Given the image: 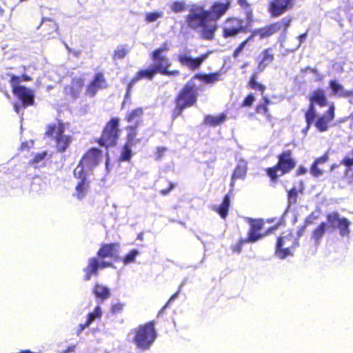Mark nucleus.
<instances>
[{
	"instance_id": "1",
	"label": "nucleus",
	"mask_w": 353,
	"mask_h": 353,
	"mask_svg": "<svg viewBox=\"0 0 353 353\" xmlns=\"http://www.w3.org/2000/svg\"><path fill=\"white\" fill-rule=\"evenodd\" d=\"M230 0L216 1L210 10L203 6H194L186 16L188 26L196 31L204 40H212L218 28L216 21L225 14L230 6Z\"/></svg>"
},
{
	"instance_id": "2",
	"label": "nucleus",
	"mask_w": 353,
	"mask_h": 353,
	"mask_svg": "<svg viewBox=\"0 0 353 353\" xmlns=\"http://www.w3.org/2000/svg\"><path fill=\"white\" fill-rule=\"evenodd\" d=\"M157 337V333L154 321L139 325L132 330L128 335V340L137 350L142 352L150 350Z\"/></svg>"
},
{
	"instance_id": "3",
	"label": "nucleus",
	"mask_w": 353,
	"mask_h": 353,
	"mask_svg": "<svg viewBox=\"0 0 353 353\" xmlns=\"http://www.w3.org/2000/svg\"><path fill=\"white\" fill-rule=\"evenodd\" d=\"M296 161L292 157V152L289 150L283 151L278 157V163L267 169V174L272 181H276L279 176H282L294 168Z\"/></svg>"
},
{
	"instance_id": "4",
	"label": "nucleus",
	"mask_w": 353,
	"mask_h": 353,
	"mask_svg": "<svg viewBox=\"0 0 353 353\" xmlns=\"http://www.w3.org/2000/svg\"><path fill=\"white\" fill-rule=\"evenodd\" d=\"M196 101V94L194 85L186 84L176 97L174 117L181 115L185 108L192 106Z\"/></svg>"
},
{
	"instance_id": "5",
	"label": "nucleus",
	"mask_w": 353,
	"mask_h": 353,
	"mask_svg": "<svg viewBox=\"0 0 353 353\" xmlns=\"http://www.w3.org/2000/svg\"><path fill=\"white\" fill-rule=\"evenodd\" d=\"M31 78L27 74H23L21 77L14 74L11 75L10 83L13 92L22 101L23 106L33 104L34 94L30 90L24 86L19 85V83L21 81H28Z\"/></svg>"
},
{
	"instance_id": "6",
	"label": "nucleus",
	"mask_w": 353,
	"mask_h": 353,
	"mask_svg": "<svg viewBox=\"0 0 353 353\" xmlns=\"http://www.w3.org/2000/svg\"><path fill=\"white\" fill-rule=\"evenodd\" d=\"M64 130V125L59 123L57 125H49L46 132L48 137L54 138L56 148L60 152H65L72 141V137L70 135H65Z\"/></svg>"
},
{
	"instance_id": "7",
	"label": "nucleus",
	"mask_w": 353,
	"mask_h": 353,
	"mask_svg": "<svg viewBox=\"0 0 353 353\" xmlns=\"http://www.w3.org/2000/svg\"><path fill=\"white\" fill-rule=\"evenodd\" d=\"M74 175L77 179L73 196L78 200H82L88 194L90 181L88 178L87 171L83 170L82 166H77L74 170Z\"/></svg>"
},
{
	"instance_id": "8",
	"label": "nucleus",
	"mask_w": 353,
	"mask_h": 353,
	"mask_svg": "<svg viewBox=\"0 0 353 353\" xmlns=\"http://www.w3.org/2000/svg\"><path fill=\"white\" fill-rule=\"evenodd\" d=\"M119 120L117 118L112 119L105 125L99 144L105 147L113 146L116 144L118 138Z\"/></svg>"
},
{
	"instance_id": "9",
	"label": "nucleus",
	"mask_w": 353,
	"mask_h": 353,
	"mask_svg": "<svg viewBox=\"0 0 353 353\" xmlns=\"http://www.w3.org/2000/svg\"><path fill=\"white\" fill-rule=\"evenodd\" d=\"M327 221L332 230H339L341 236H348L350 235L351 222L347 218L341 216L339 212H332L327 214Z\"/></svg>"
},
{
	"instance_id": "10",
	"label": "nucleus",
	"mask_w": 353,
	"mask_h": 353,
	"mask_svg": "<svg viewBox=\"0 0 353 353\" xmlns=\"http://www.w3.org/2000/svg\"><path fill=\"white\" fill-rule=\"evenodd\" d=\"M212 53L209 51L205 54H201L197 58H193L187 54H179L177 57L179 61L183 65H185L189 69L194 70L200 67L202 63L209 57Z\"/></svg>"
},
{
	"instance_id": "11",
	"label": "nucleus",
	"mask_w": 353,
	"mask_h": 353,
	"mask_svg": "<svg viewBox=\"0 0 353 353\" xmlns=\"http://www.w3.org/2000/svg\"><path fill=\"white\" fill-rule=\"evenodd\" d=\"M100 151L98 149L92 148L82 158L81 162L77 166H82L83 170H91L95 167L99 162Z\"/></svg>"
},
{
	"instance_id": "12",
	"label": "nucleus",
	"mask_w": 353,
	"mask_h": 353,
	"mask_svg": "<svg viewBox=\"0 0 353 353\" xmlns=\"http://www.w3.org/2000/svg\"><path fill=\"white\" fill-rule=\"evenodd\" d=\"M157 52L158 51L152 52L151 54V59L154 62L152 68L157 73L162 74L171 65V62L166 56L159 54Z\"/></svg>"
},
{
	"instance_id": "13",
	"label": "nucleus",
	"mask_w": 353,
	"mask_h": 353,
	"mask_svg": "<svg viewBox=\"0 0 353 353\" xmlns=\"http://www.w3.org/2000/svg\"><path fill=\"white\" fill-rule=\"evenodd\" d=\"M243 28V21L236 19H229L225 22V26L223 28V37H234L240 32Z\"/></svg>"
},
{
	"instance_id": "14",
	"label": "nucleus",
	"mask_w": 353,
	"mask_h": 353,
	"mask_svg": "<svg viewBox=\"0 0 353 353\" xmlns=\"http://www.w3.org/2000/svg\"><path fill=\"white\" fill-rule=\"evenodd\" d=\"M289 23L290 20L283 19L281 22L274 23L263 28L254 30V34H259L261 39L268 37L277 32L283 25L288 27Z\"/></svg>"
},
{
	"instance_id": "15",
	"label": "nucleus",
	"mask_w": 353,
	"mask_h": 353,
	"mask_svg": "<svg viewBox=\"0 0 353 353\" xmlns=\"http://www.w3.org/2000/svg\"><path fill=\"white\" fill-rule=\"evenodd\" d=\"M107 87L108 83L103 74L101 72L97 73L87 88V94L92 97L99 90L106 88Z\"/></svg>"
},
{
	"instance_id": "16",
	"label": "nucleus",
	"mask_w": 353,
	"mask_h": 353,
	"mask_svg": "<svg viewBox=\"0 0 353 353\" xmlns=\"http://www.w3.org/2000/svg\"><path fill=\"white\" fill-rule=\"evenodd\" d=\"M143 116V110L141 108H137L127 112L125 115V120L130 124L127 129L136 130L137 128L142 123Z\"/></svg>"
},
{
	"instance_id": "17",
	"label": "nucleus",
	"mask_w": 353,
	"mask_h": 353,
	"mask_svg": "<svg viewBox=\"0 0 353 353\" xmlns=\"http://www.w3.org/2000/svg\"><path fill=\"white\" fill-rule=\"evenodd\" d=\"M292 239V236L291 234L281 236L278 239L275 250V254L276 256L283 259L292 254L289 249L290 245L288 243V241L290 240L291 241Z\"/></svg>"
},
{
	"instance_id": "18",
	"label": "nucleus",
	"mask_w": 353,
	"mask_h": 353,
	"mask_svg": "<svg viewBox=\"0 0 353 353\" xmlns=\"http://www.w3.org/2000/svg\"><path fill=\"white\" fill-rule=\"evenodd\" d=\"M292 3L289 0H273L270 3L269 12L274 17H277L283 14Z\"/></svg>"
},
{
	"instance_id": "19",
	"label": "nucleus",
	"mask_w": 353,
	"mask_h": 353,
	"mask_svg": "<svg viewBox=\"0 0 353 353\" xmlns=\"http://www.w3.org/2000/svg\"><path fill=\"white\" fill-rule=\"evenodd\" d=\"M334 118V106L331 105L327 112L319 117L314 125L320 132H325L328 129V123Z\"/></svg>"
},
{
	"instance_id": "20",
	"label": "nucleus",
	"mask_w": 353,
	"mask_h": 353,
	"mask_svg": "<svg viewBox=\"0 0 353 353\" xmlns=\"http://www.w3.org/2000/svg\"><path fill=\"white\" fill-rule=\"evenodd\" d=\"M248 171V163L247 161L243 159H239L237 161L236 166L232 173L231 177L230 188L232 190L234 186V181L237 179L243 180L246 176Z\"/></svg>"
},
{
	"instance_id": "21",
	"label": "nucleus",
	"mask_w": 353,
	"mask_h": 353,
	"mask_svg": "<svg viewBox=\"0 0 353 353\" xmlns=\"http://www.w3.org/2000/svg\"><path fill=\"white\" fill-rule=\"evenodd\" d=\"M259 72H263L265 68L270 65L274 60V54L271 52V49L264 50L257 58Z\"/></svg>"
},
{
	"instance_id": "22",
	"label": "nucleus",
	"mask_w": 353,
	"mask_h": 353,
	"mask_svg": "<svg viewBox=\"0 0 353 353\" xmlns=\"http://www.w3.org/2000/svg\"><path fill=\"white\" fill-rule=\"evenodd\" d=\"M99 269V261L96 257H92L88 259V265L83 269L85 273L84 276L85 281H90L92 276L98 275Z\"/></svg>"
},
{
	"instance_id": "23",
	"label": "nucleus",
	"mask_w": 353,
	"mask_h": 353,
	"mask_svg": "<svg viewBox=\"0 0 353 353\" xmlns=\"http://www.w3.org/2000/svg\"><path fill=\"white\" fill-rule=\"evenodd\" d=\"M157 72L155 71V70L151 67L145 70H139L135 77L132 78V79L130 81V82L128 83V92L130 89L132 88L133 85L139 80L142 79H147L148 80H152L154 77V76Z\"/></svg>"
},
{
	"instance_id": "24",
	"label": "nucleus",
	"mask_w": 353,
	"mask_h": 353,
	"mask_svg": "<svg viewBox=\"0 0 353 353\" xmlns=\"http://www.w3.org/2000/svg\"><path fill=\"white\" fill-rule=\"evenodd\" d=\"M83 81L81 78H74L70 85L65 88V92L67 94H70L73 98H77L80 94L83 88Z\"/></svg>"
},
{
	"instance_id": "25",
	"label": "nucleus",
	"mask_w": 353,
	"mask_h": 353,
	"mask_svg": "<svg viewBox=\"0 0 353 353\" xmlns=\"http://www.w3.org/2000/svg\"><path fill=\"white\" fill-rule=\"evenodd\" d=\"M118 243L104 244L99 250L97 256L99 258L104 259L106 257L112 258L117 254Z\"/></svg>"
},
{
	"instance_id": "26",
	"label": "nucleus",
	"mask_w": 353,
	"mask_h": 353,
	"mask_svg": "<svg viewBox=\"0 0 353 353\" xmlns=\"http://www.w3.org/2000/svg\"><path fill=\"white\" fill-rule=\"evenodd\" d=\"M328 159V155L325 154L315 160L310 168V173L313 176L319 177L323 174L322 169L319 166L326 163Z\"/></svg>"
},
{
	"instance_id": "27",
	"label": "nucleus",
	"mask_w": 353,
	"mask_h": 353,
	"mask_svg": "<svg viewBox=\"0 0 353 353\" xmlns=\"http://www.w3.org/2000/svg\"><path fill=\"white\" fill-rule=\"evenodd\" d=\"M329 85L334 95L344 98L350 95V90H345L336 80H331Z\"/></svg>"
},
{
	"instance_id": "28",
	"label": "nucleus",
	"mask_w": 353,
	"mask_h": 353,
	"mask_svg": "<svg viewBox=\"0 0 353 353\" xmlns=\"http://www.w3.org/2000/svg\"><path fill=\"white\" fill-rule=\"evenodd\" d=\"M92 292L97 299L101 300V302L110 296V289L108 287L99 283H97L94 285Z\"/></svg>"
},
{
	"instance_id": "29",
	"label": "nucleus",
	"mask_w": 353,
	"mask_h": 353,
	"mask_svg": "<svg viewBox=\"0 0 353 353\" xmlns=\"http://www.w3.org/2000/svg\"><path fill=\"white\" fill-rule=\"evenodd\" d=\"M310 103H312L313 104L316 103L320 106H325L327 103L325 91L321 89L314 91L310 97Z\"/></svg>"
},
{
	"instance_id": "30",
	"label": "nucleus",
	"mask_w": 353,
	"mask_h": 353,
	"mask_svg": "<svg viewBox=\"0 0 353 353\" xmlns=\"http://www.w3.org/2000/svg\"><path fill=\"white\" fill-rule=\"evenodd\" d=\"M221 76V72H216L210 74H196L194 78L200 79L205 83H214L220 80Z\"/></svg>"
},
{
	"instance_id": "31",
	"label": "nucleus",
	"mask_w": 353,
	"mask_h": 353,
	"mask_svg": "<svg viewBox=\"0 0 353 353\" xmlns=\"http://www.w3.org/2000/svg\"><path fill=\"white\" fill-rule=\"evenodd\" d=\"M227 118V115L222 113L217 116L208 115L205 117L204 123L211 126H217L223 123Z\"/></svg>"
},
{
	"instance_id": "32",
	"label": "nucleus",
	"mask_w": 353,
	"mask_h": 353,
	"mask_svg": "<svg viewBox=\"0 0 353 353\" xmlns=\"http://www.w3.org/2000/svg\"><path fill=\"white\" fill-rule=\"evenodd\" d=\"M340 165H343L346 167L345 176H348L350 174L351 176L353 175V173L352 172V167H353V150L342 159Z\"/></svg>"
},
{
	"instance_id": "33",
	"label": "nucleus",
	"mask_w": 353,
	"mask_h": 353,
	"mask_svg": "<svg viewBox=\"0 0 353 353\" xmlns=\"http://www.w3.org/2000/svg\"><path fill=\"white\" fill-rule=\"evenodd\" d=\"M305 121L307 123V127L305 128V131H307L311 125L314 123V119L316 118V110L314 108V105L312 103H310L309 108L305 112ZM303 132L305 130H303Z\"/></svg>"
},
{
	"instance_id": "34",
	"label": "nucleus",
	"mask_w": 353,
	"mask_h": 353,
	"mask_svg": "<svg viewBox=\"0 0 353 353\" xmlns=\"http://www.w3.org/2000/svg\"><path fill=\"white\" fill-rule=\"evenodd\" d=\"M230 205V199L228 194L225 195L221 204L217 208V212L221 217L225 219L228 216V209Z\"/></svg>"
},
{
	"instance_id": "35",
	"label": "nucleus",
	"mask_w": 353,
	"mask_h": 353,
	"mask_svg": "<svg viewBox=\"0 0 353 353\" xmlns=\"http://www.w3.org/2000/svg\"><path fill=\"white\" fill-rule=\"evenodd\" d=\"M263 235L261 234L259 232L254 231L250 228L248 232V236L245 239H241V243H254L261 239Z\"/></svg>"
},
{
	"instance_id": "36",
	"label": "nucleus",
	"mask_w": 353,
	"mask_h": 353,
	"mask_svg": "<svg viewBox=\"0 0 353 353\" xmlns=\"http://www.w3.org/2000/svg\"><path fill=\"white\" fill-rule=\"evenodd\" d=\"M41 26L43 28L48 27V35H51L53 32H55L58 29L57 24L50 19H43L42 20Z\"/></svg>"
},
{
	"instance_id": "37",
	"label": "nucleus",
	"mask_w": 353,
	"mask_h": 353,
	"mask_svg": "<svg viewBox=\"0 0 353 353\" xmlns=\"http://www.w3.org/2000/svg\"><path fill=\"white\" fill-rule=\"evenodd\" d=\"M102 316V310L99 305H97L94 307V310L92 312H90L88 314L86 321L91 325V323L101 318Z\"/></svg>"
},
{
	"instance_id": "38",
	"label": "nucleus",
	"mask_w": 353,
	"mask_h": 353,
	"mask_svg": "<svg viewBox=\"0 0 353 353\" xmlns=\"http://www.w3.org/2000/svg\"><path fill=\"white\" fill-rule=\"evenodd\" d=\"M325 230L326 223L323 222L319 225V227L316 229L314 230L312 236L316 242H319V240L323 237L325 232Z\"/></svg>"
},
{
	"instance_id": "39",
	"label": "nucleus",
	"mask_w": 353,
	"mask_h": 353,
	"mask_svg": "<svg viewBox=\"0 0 353 353\" xmlns=\"http://www.w3.org/2000/svg\"><path fill=\"white\" fill-rule=\"evenodd\" d=\"M170 10L174 13H179L186 10V3L185 1H175L170 6Z\"/></svg>"
},
{
	"instance_id": "40",
	"label": "nucleus",
	"mask_w": 353,
	"mask_h": 353,
	"mask_svg": "<svg viewBox=\"0 0 353 353\" xmlns=\"http://www.w3.org/2000/svg\"><path fill=\"white\" fill-rule=\"evenodd\" d=\"M163 17V11H154L151 12H147L145 16V21L148 23H152L156 21L157 19H161Z\"/></svg>"
},
{
	"instance_id": "41",
	"label": "nucleus",
	"mask_w": 353,
	"mask_h": 353,
	"mask_svg": "<svg viewBox=\"0 0 353 353\" xmlns=\"http://www.w3.org/2000/svg\"><path fill=\"white\" fill-rule=\"evenodd\" d=\"M129 50L123 45L117 46L114 50L113 58L114 59H123L128 53Z\"/></svg>"
},
{
	"instance_id": "42",
	"label": "nucleus",
	"mask_w": 353,
	"mask_h": 353,
	"mask_svg": "<svg viewBox=\"0 0 353 353\" xmlns=\"http://www.w3.org/2000/svg\"><path fill=\"white\" fill-rule=\"evenodd\" d=\"M130 130V132H129L128 134L127 143L125 144L129 146L132 147V146L137 145V143H139L140 142V139L136 138V136H137L136 130Z\"/></svg>"
},
{
	"instance_id": "43",
	"label": "nucleus",
	"mask_w": 353,
	"mask_h": 353,
	"mask_svg": "<svg viewBox=\"0 0 353 353\" xmlns=\"http://www.w3.org/2000/svg\"><path fill=\"white\" fill-rule=\"evenodd\" d=\"M249 85H250V87L252 88V89H255V90H260L262 93L263 92V91L265 90V85L258 83L256 81V74H254L250 80V83H249Z\"/></svg>"
},
{
	"instance_id": "44",
	"label": "nucleus",
	"mask_w": 353,
	"mask_h": 353,
	"mask_svg": "<svg viewBox=\"0 0 353 353\" xmlns=\"http://www.w3.org/2000/svg\"><path fill=\"white\" fill-rule=\"evenodd\" d=\"M131 146H129L126 144L123 146V148L121 152V159L123 161H129L132 157V150Z\"/></svg>"
},
{
	"instance_id": "45",
	"label": "nucleus",
	"mask_w": 353,
	"mask_h": 353,
	"mask_svg": "<svg viewBox=\"0 0 353 353\" xmlns=\"http://www.w3.org/2000/svg\"><path fill=\"white\" fill-rule=\"evenodd\" d=\"M139 252L137 250H132L123 259V263L125 264H128L132 262H134L135 258L137 255H139Z\"/></svg>"
},
{
	"instance_id": "46",
	"label": "nucleus",
	"mask_w": 353,
	"mask_h": 353,
	"mask_svg": "<svg viewBox=\"0 0 353 353\" xmlns=\"http://www.w3.org/2000/svg\"><path fill=\"white\" fill-rule=\"evenodd\" d=\"M288 197L289 205H291L292 204H294L296 202L298 193L296 188L294 187L293 188L288 191Z\"/></svg>"
},
{
	"instance_id": "47",
	"label": "nucleus",
	"mask_w": 353,
	"mask_h": 353,
	"mask_svg": "<svg viewBox=\"0 0 353 353\" xmlns=\"http://www.w3.org/2000/svg\"><path fill=\"white\" fill-rule=\"evenodd\" d=\"M248 220L250 222V229L259 232L263 225V221L260 220H253L252 219H248Z\"/></svg>"
},
{
	"instance_id": "48",
	"label": "nucleus",
	"mask_w": 353,
	"mask_h": 353,
	"mask_svg": "<svg viewBox=\"0 0 353 353\" xmlns=\"http://www.w3.org/2000/svg\"><path fill=\"white\" fill-rule=\"evenodd\" d=\"M263 99H264L265 103L259 105L257 106L256 112L257 113H263L264 114H266L268 112V110L266 105H268L270 103V101L266 97H264Z\"/></svg>"
},
{
	"instance_id": "49",
	"label": "nucleus",
	"mask_w": 353,
	"mask_h": 353,
	"mask_svg": "<svg viewBox=\"0 0 353 353\" xmlns=\"http://www.w3.org/2000/svg\"><path fill=\"white\" fill-rule=\"evenodd\" d=\"M247 44V41H243L234 51L233 57L236 58L243 50Z\"/></svg>"
},
{
	"instance_id": "50",
	"label": "nucleus",
	"mask_w": 353,
	"mask_h": 353,
	"mask_svg": "<svg viewBox=\"0 0 353 353\" xmlns=\"http://www.w3.org/2000/svg\"><path fill=\"white\" fill-rule=\"evenodd\" d=\"M124 307V304L121 303H118L112 306V312L114 314L121 312Z\"/></svg>"
},
{
	"instance_id": "51",
	"label": "nucleus",
	"mask_w": 353,
	"mask_h": 353,
	"mask_svg": "<svg viewBox=\"0 0 353 353\" xmlns=\"http://www.w3.org/2000/svg\"><path fill=\"white\" fill-rule=\"evenodd\" d=\"M254 101L252 94H249L243 101V106H251Z\"/></svg>"
},
{
	"instance_id": "52",
	"label": "nucleus",
	"mask_w": 353,
	"mask_h": 353,
	"mask_svg": "<svg viewBox=\"0 0 353 353\" xmlns=\"http://www.w3.org/2000/svg\"><path fill=\"white\" fill-rule=\"evenodd\" d=\"M170 48L167 43H163L161 46L156 50H154L153 52H157L159 54H163V52H168Z\"/></svg>"
},
{
	"instance_id": "53",
	"label": "nucleus",
	"mask_w": 353,
	"mask_h": 353,
	"mask_svg": "<svg viewBox=\"0 0 353 353\" xmlns=\"http://www.w3.org/2000/svg\"><path fill=\"white\" fill-rule=\"evenodd\" d=\"M243 8L245 9L248 23H250L252 21V10L250 8V5H248L247 8Z\"/></svg>"
},
{
	"instance_id": "54",
	"label": "nucleus",
	"mask_w": 353,
	"mask_h": 353,
	"mask_svg": "<svg viewBox=\"0 0 353 353\" xmlns=\"http://www.w3.org/2000/svg\"><path fill=\"white\" fill-rule=\"evenodd\" d=\"M46 155H47V152H43L41 153L37 154L35 155L34 158L33 162L34 163H39V162H41L42 160H43L45 159Z\"/></svg>"
},
{
	"instance_id": "55",
	"label": "nucleus",
	"mask_w": 353,
	"mask_h": 353,
	"mask_svg": "<svg viewBox=\"0 0 353 353\" xmlns=\"http://www.w3.org/2000/svg\"><path fill=\"white\" fill-rule=\"evenodd\" d=\"M182 287V284L180 285L179 287V290H178V292H176V293H174L172 296H171V297L169 299V300L168 301V302L166 303V304L164 305V308H166L167 307L169 306V305L172 302L174 301L179 296V293H180V290H181V288Z\"/></svg>"
},
{
	"instance_id": "56",
	"label": "nucleus",
	"mask_w": 353,
	"mask_h": 353,
	"mask_svg": "<svg viewBox=\"0 0 353 353\" xmlns=\"http://www.w3.org/2000/svg\"><path fill=\"white\" fill-rule=\"evenodd\" d=\"M90 325L87 321L85 323L80 324L78 327L77 330V335H79L86 327H88Z\"/></svg>"
},
{
	"instance_id": "57",
	"label": "nucleus",
	"mask_w": 353,
	"mask_h": 353,
	"mask_svg": "<svg viewBox=\"0 0 353 353\" xmlns=\"http://www.w3.org/2000/svg\"><path fill=\"white\" fill-rule=\"evenodd\" d=\"M179 74V70H168V69H167L165 72V73H163L162 74L163 75H167V76H176V75H178Z\"/></svg>"
},
{
	"instance_id": "58",
	"label": "nucleus",
	"mask_w": 353,
	"mask_h": 353,
	"mask_svg": "<svg viewBox=\"0 0 353 353\" xmlns=\"http://www.w3.org/2000/svg\"><path fill=\"white\" fill-rule=\"evenodd\" d=\"M108 267H113V264L107 261H99V268H105Z\"/></svg>"
},
{
	"instance_id": "59",
	"label": "nucleus",
	"mask_w": 353,
	"mask_h": 353,
	"mask_svg": "<svg viewBox=\"0 0 353 353\" xmlns=\"http://www.w3.org/2000/svg\"><path fill=\"white\" fill-rule=\"evenodd\" d=\"M165 151V148H159L157 152V159H160Z\"/></svg>"
},
{
	"instance_id": "60",
	"label": "nucleus",
	"mask_w": 353,
	"mask_h": 353,
	"mask_svg": "<svg viewBox=\"0 0 353 353\" xmlns=\"http://www.w3.org/2000/svg\"><path fill=\"white\" fill-rule=\"evenodd\" d=\"M306 37H307V33H303L298 37L299 43L297 48H299L301 46V44L305 41V40L306 39Z\"/></svg>"
},
{
	"instance_id": "61",
	"label": "nucleus",
	"mask_w": 353,
	"mask_h": 353,
	"mask_svg": "<svg viewBox=\"0 0 353 353\" xmlns=\"http://www.w3.org/2000/svg\"><path fill=\"white\" fill-rule=\"evenodd\" d=\"M306 172L307 170L304 167L300 166L296 171V174L297 175H302L306 173Z\"/></svg>"
},
{
	"instance_id": "62",
	"label": "nucleus",
	"mask_w": 353,
	"mask_h": 353,
	"mask_svg": "<svg viewBox=\"0 0 353 353\" xmlns=\"http://www.w3.org/2000/svg\"><path fill=\"white\" fill-rule=\"evenodd\" d=\"M173 187H174V185L172 183H170V188L168 189H166V190H162L161 191V193L163 195H166V194H168L171 191V190L173 188Z\"/></svg>"
},
{
	"instance_id": "63",
	"label": "nucleus",
	"mask_w": 353,
	"mask_h": 353,
	"mask_svg": "<svg viewBox=\"0 0 353 353\" xmlns=\"http://www.w3.org/2000/svg\"><path fill=\"white\" fill-rule=\"evenodd\" d=\"M237 1L241 8H247L249 5L246 0H237Z\"/></svg>"
},
{
	"instance_id": "64",
	"label": "nucleus",
	"mask_w": 353,
	"mask_h": 353,
	"mask_svg": "<svg viewBox=\"0 0 353 353\" xmlns=\"http://www.w3.org/2000/svg\"><path fill=\"white\" fill-rule=\"evenodd\" d=\"M350 95L347 97L349 99V102L353 103V89L350 90Z\"/></svg>"
}]
</instances>
